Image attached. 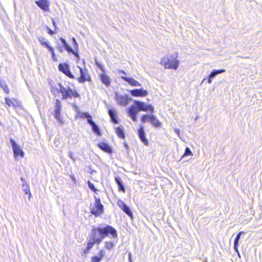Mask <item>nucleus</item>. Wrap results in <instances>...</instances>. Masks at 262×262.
I'll return each instance as SVG.
<instances>
[{"mask_svg":"<svg viewBox=\"0 0 262 262\" xmlns=\"http://www.w3.org/2000/svg\"><path fill=\"white\" fill-rule=\"evenodd\" d=\"M108 234H110L113 238L117 237L116 229L111 226H99L92 229L89 238H91L97 244H99Z\"/></svg>","mask_w":262,"mask_h":262,"instance_id":"f257e3e1","label":"nucleus"},{"mask_svg":"<svg viewBox=\"0 0 262 262\" xmlns=\"http://www.w3.org/2000/svg\"><path fill=\"white\" fill-rule=\"evenodd\" d=\"M178 57L177 53L167 55L161 59L160 63L165 69L177 70L180 63L179 60L177 59Z\"/></svg>","mask_w":262,"mask_h":262,"instance_id":"f03ea898","label":"nucleus"},{"mask_svg":"<svg viewBox=\"0 0 262 262\" xmlns=\"http://www.w3.org/2000/svg\"><path fill=\"white\" fill-rule=\"evenodd\" d=\"M135 105H132L128 110L129 116L137 115L139 111H150L151 113L154 112V108L151 104L146 105L144 102L135 100Z\"/></svg>","mask_w":262,"mask_h":262,"instance_id":"7ed1b4c3","label":"nucleus"},{"mask_svg":"<svg viewBox=\"0 0 262 262\" xmlns=\"http://www.w3.org/2000/svg\"><path fill=\"white\" fill-rule=\"evenodd\" d=\"M94 205L91 207V212L95 216H99L103 213V205L101 203L100 199L96 196H94Z\"/></svg>","mask_w":262,"mask_h":262,"instance_id":"20e7f679","label":"nucleus"},{"mask_svg":"<svg viewBox=\"0 0 262 262\" xmlns=\"http://www.w3.org/2000/svg\"><path fill=\"white\" fill-rule=\"evenodd\" d=\"M61 104L59 99H56L55 105V110L53 114L55 118L60 124H62L63 123L62 116L61 115Z\"/></svg>","mask_w":262,"mask_h":262,"instance_id":"39448f33","label":"nucleus"},{"mask_svg":"<svg viewBox=\"0 0 262 262\" xmlns=\"http://www.w3.org/2000/svg\"><path fill=\"white\" fill-rule=\"evenodd\" d=\"M10 142L12 147L14 157H16L18 156H19L21 157H23L24 156V152L23 151V149L20 148V147L16 143L14 140L11 138L10 139Z\"/></svg>","mask_w":262,"mask_h":262,"instance_id":"423d86ee","label":"nucleus"},{"mask_svg":"<svg viewBox=\"0 0 262 262\" xmlns=\"http://www.w3.org/2000/svg\"><path fill=\"white\" fill-rule=\"evenodd\" d=\"M58 69L69 78H75V76L71 72L70 66L67 63H59L58 65Z\"/></svg>","mask_w":262,"mask_h":262,"instance_id":"0eeeda50","label":"nucleus"},{"mask_svg":"<svg viewBox=\"0 0 262 262\" xmlns=\"http://www.w3.org/2000/svg\"><path fill=\"white\" fill-rule=\"evenodd\" d=\"M59 86V92L62 94V99H67L68 98H71L70 93L72 92V89L70 87L65 88L61 83L58 84Z\"/></svg>","mask_w":262,"mask_h":262,"instance_id":"6e6552de","label":"nucleus"},{"mask_svg":"<svg viewBox=\"0 0 262 262\" xmlns=\"http://www.w3.org/2000/svg\"><path fill=\"white\" fill-rule=\"evenodd\" d=\"M80 76L76 78L80 83H84L86 81H91V77L88 74V71L86 69H82L80 70L79 73Z\"/></svg>","mask_w":262,"mask_h":262,"instance_id":"1a4fd4ad","label":"nucleus"},{"mask_svg":"<svg viewBox=\"0 0 262 262\" xmlns=\"http://www.w3.org/2000/svg\"><path fill=\"white\" fill-rule=\"evenodd\" d=\"M35 3L42 10L45 11L49 10L50 3L48 0H38L35 1Z\"/></svg>","mask_w":262,"mask_h":262,"instance_id":"9d476101","label":"nucleus"},{"mask_svg":"<svg viewBox=\"0 0 262 262\" xmlns=\"http://www.w3.org/2000/svg\"><path fill=\"white\" fill-rule=\"evenodd\" d=\"M130 94L134 97H144L148 94V92L143 89L130 90Z\"/></svg>","mask_w":262,"mask_h":262,"instance_id":"9b49d317","label":"nucleus"},{"mask_svg":"<svg viewBox=\"0 0 262 262\" xmlns=\"http://www.w3.org/2000/svg\"><path fill=\"white\" fill-rule=\"evenodd\" d=\"M138 136L141 142L145 145L148 144V141L145 137V133L143 126H141L138 130Z\"/></svg>","mask_w":262,"mask_h":262,"instance_id":"f8f14e48","label":"nucleus"},{"mask_svg":"<svg viewBox=\"0 0 262 262\" xmlns=\"http://www.w3.org/2000/svg\"><path fill=\"white\" fill-rule=\"evenodd\" d=\"M116 98L118 104L123 105H126L128 102V96L125 95H120L116 94Z\"/></svg>","mask_w":262,"mask_h":262,"instance_id":"ddd939ff","label":"nucleus"},{"mask_svg":"<svg viewBox=\"0 0 262 262\" xmlns=\"http://www.w3.org/2000/svg\"><path fill=\"white\" fill-rule=\"evenodd\" d=\"M225 69L221 70H213L209 74L208 77V82L210 84L212 82V79L214 78L216 75L225 72Z\"/></svg>","mask_w":262,"mask_h":262,"instance_id":"4468645a","label":"nucleus"},{"mask_svg":"<svg viewBox=\"0 0 262 262\" xmlns=\"http://www.w3.org/2000/svg\"><path fill=\"white\" fill-rule=\"evenodd\" d=\"M108 113L111 118V121L114 124L118 123L117 116L116 110L114 109L110 108L108 110Z\"/></svg>","mask_w":262,"mask_h":262,"instance_id":"2eb2a0df","label":"nucleus"},{"mask_svg":"<svg viewBox=\"0 0 262 262\" xmlns=\"http://www.w3.org/2000/svg\"><path fill=\"white\" fill-rule=\"evenodd\" d=\"M122 79L124 81L127 82L132 86H140L141 84L137 81L135 80L132 78L127 77L126 76H121V77Z\"/></svg>","mask_w":262,"mask_h":262,"instance_id":"dca6fc26","label":"nucleus"},{"mask_svg":"<svg viewBox=\"0 0 262 262\" xmlns=\"http://www.w3.org/2000/svg\"><path fill=\"white\" fill-rule=\"evenodd\" d=\"M98 146L101 150L104 151L111 154L112 152V149L110 146L106 143L104 142H99L98 143Z\"/></svg>","mask_w":262,"mask_h":262,"instance_id":"f3484780","label":"nucleus"},{"mask_svg":"<svg viewBox=\"0 0 262 262\" xmlns=\"http://www.w3.org/2000/svg\"><path fill=\"white\" fill-rule=\"evenodd\" d=\"M149 120L151 124L155 127H159L161 125V123L154 115L149 116Z\"/></svg>","mask_w":262,"mask_h":262,"instance_id":"a211bd4d","label":"nucleus"},{"mask_svg":"<svg viewBox=\"0 0 262 262\" xmlns=\"http://www.w3.org/2000/svg\"><path fill=\"white\" fill-rule=\"evenodd\" d=\"M115 181L118 186L119 190L124 192L125 188L121 179L119 177H115Z\"/></svg>","mask_w":262,"mask_h":262,"instance_id":"6ab92c4d","label":"nucleus"},{"mask_svg":"<svg viewBox=\"0 0 262 262\" xmlns=\"http://www.w3.org/2000/svg\"><path fill=\"white\" fill-rule=\"evenodd\" d=\"M100 79L102 82H103L105 85L108 86L110 85V78L105 74H102L100 75Z\"/></svg>","mask_w":262,"mask_h":262,"instance_id":"aec40b11","label":"nucleus"},{"mask_svg":"<svg viewBox=\"0 0 262 262\" xmlns=\"http://www.w3.org/2000/svg\"><path fill=\"white\" fill-rule=\"evenodd\" d=\"M64 49L69 53V52H74V50L70 47L68 44L67 43L66 40L62 38H60Z\"/></svg>","mask_w":262,"mask_h":262,"instance_id":"412c9836","label":"nucleus"},{"mask_svg":"<svg viewBox=\"0 0 262 262\" xmlns=\"http://www.w3.org/2000/svg\"><path fill=\"white\" fill-rule=\"evenodd\" d=\"M0 86L6 93L8 94L9 93V89L4 80L0 79Z\"/></svg>","mask_w":262,"mask_h":262,"instance_id":"4be33fe9","label":"nucleus"},{"mask_svg":"<svg viewBox=\"0 0 262 262\" xmlns=\"http://www.w3.org/2000/svg\"><path fill=\"white\" fill-rule=\"evenodd\" d=\"M116 133L121 138H124L125 137L124 133L123 130V128L121 127H117L116 128Z\"/></svg>","mask_w":262,"mask_h":262,"instance_id":"5701e85b","label":"nucleus"},{"mask_svg":"<svg viewBox=\"0 0 262 262\" xmlns=\"http://www.w3.org/2000/svg\"><path fill=\"white\" fill-rule=\"evenodd\" d=\"M92 130L97 135L100 136L101 135L100 129L98 125L95 123L92 126Z\"/></svg>","mask_w":262,"mask_h":262,"instance_id":"b1692460","label":"nucleus"},{"mask_svg":"<svg viewBox=\"0 0 262 262\" xmlns=\"http://www.w3.org/2000/svg\"><path fill=\"white\" fill-rule=\"evenodd\" d=\"M88 238H89V242L87 244L86 249H88V250H90L92 248V247L94 246V245L95 244H97V243H96L92 239H91V238L88 237Z\"/></svg>","mask_w":262,"mask_h":262,"instance_id":"393cba45","label":"nucleus"},{"mask_svg":"<svg viewBox=\"0 0 262 262\" xmlns=\"http://www.w3.org/2000/svg\"><path fill=\"white\" fill-rule=\"evenodd\" d=\"M127 215L132 218L133 216V213L128 206H126L122 210Z\"/></svg>","mask_w":262,"mask_h":262,"instance_id":"a878e982","label":"nucleus"},{"mask_svg":"<svg viewBox=\"0 0 262 262\" xmlns=\"http://www.w3.org/2000/svg\"><path fill=\"white\" fill-rule=\"evenodd\" d=\"M38 40L42 46H43L45 47H47L49 45L48 42L45 41V39L43 37H39L38 38Z\"/></svg>","mask_w":262,"mask_h":262,"instance_id":"bb28decb","label":"nucleus"},{"mask_svg":"<svg viewBox=\"0 0 262 262\" xmlns=\"http://www.w3.org/2000/svg\"><path fill=\"white\" fill-rule=\"evenodd\" d=\"M115 245L113 242H105V248L108 250L112 249Z\"/></svg>","mask_w":262,"mask_h":262,"instance_id":"cd10ccee","label":"nucleus"},{"mask_svg":"<svg viewBox=\"0 0 262 262\" xmlns=\"http://www.w3.org/2000/svg\"><path fill=\"white\" fill-rule=\"evenodd\" d=\"M117 204L122 210H123V209L126 206V205L121 200H119L117 202Z\"/></svg>","mask_w":262,"mask_h":262,"instance_id":"c85d7f7f","label":"nucleus"},{"mask_svg":"<svg viewBox=\"0 0 262 262\" xmlns=\"http://www.w3.org/2000/svg\"><path fill=\"white\" fill-rule=\"evenodd\" d=\"M245 233L244 231H241L239 232L236 235L235 239H234V243H235V244H238V243H239V239L241 238V236L242 234H244Z\"/></svg>","mask_w":262,"mask_h":262,"instance_id":"c756f323","label":"nucleus"},{"mask_svg":"<svg viewBox=\"0 0 262 262\" xmlns=\"http://www.w3.org/2000/svg\"><path fill=\"white\" fill-rule=\"evenodd\" d=\"M79 116L80 117V118H88L89 117H90V114L88 113H86V112H79V113L78 114Z\"/></svg>","mask_w":262,"mask_h":262,"instance_id":"7c9ffc66","label":"nucleus"},{"mask_svg":"<svg viewBox=\"0 0 262 262\" xmlns=\"http://www.w3.org/2000/svg\"><path fill=\"white\" fill-rule=\"evenodd\" d=\"M88 184L89 187L91 190H92L94 192H97V189L95 188L94 185L93 183H92L90 181H89Z\"/></svg>","mask_w":262,"mask_h":262,"instance_id":"2f4dec72","label":"nucleus"},{"mask_svg":"<svg viewBox=\"0 0 262 262\" xmlns=\"http://www.w3.org/2000/svg\"><path fill=\"white\" fill-rule=\"evenodd\" d=\"M192 155V152L190 150V148L187 147L185 149V152L183 156V157H185L186 156Z\"/></svg>","mask_w":262,"mask_h":262,"instance_id":"473e14b6","label":"nucleus"},{"mask_svg":"<svg viewBox=\"0 0 262 262\" xmlns=\"http://www.w3.org/2000/svg\"><path fill=\"white\" fill-rule=\"evenodd\" d=\"M82 68L78 66H74L73 68L74 72L75 74H76L77 75H79L80 70Z\"/></svg>","mask_w":262,"mask_h":262,"instance_id":"72a5a7b5","label":"nucleus"},{"mask_svg":"<svg viewBox=\"0 0 262 262\" xmlns=\"http://www.w3.org/2000/svg\"><path fill=\"white\" fill-rule=\"evenodd\" d=\"M71 95V98H72V97H79L80 96L79 94H78V93L75 90H73L72 89V92L70 93V94Z\"/></svg>","mask_w":262,"mask_h":262,"instance_id":"f704fd0d","label":"nucleus"},{"mask_svg":"<svg viewBox=\"0 0 262 262\" xmlns=\"http://www.w3.org/2000/svg\"><path fill=\"white\" fill-rule=\"evenodd\" d=\"M101 259L98 256H94L91 258V262H100Z\"/></svg>","mask_w":262,"mask_h":262,"instance_id":"c9c22d12","label":"nucleus"},{"mask_svg":"<svg viewBox=\"0 0 262 262\" xmlns=\"http://www.w3.org/2000/svg\"><path fill=\"white\" fill-rule=\"evenodd\" d=\"M5 103L9 107H10L11 105L13 104L12 100L10 99L7 98H5Z\"/></svg>","mask_w":262,"mask_h":262,"instance_id":"e433bc0d","label":"nucleus"},{"mask_svg":"<svg viewBox=\"0 0 262 262\" xmlns=\"http://www.w3.org/2000/svg\"><path fill=\"white\" fill-rule=\"evenodd\" d=\"M148 119H149V116L146 115H144L141 117V121L143 123L146 122Z\"/></svg>","mask_w":262,"mask_h":262,"instance_id":"4c0bfd02","label":"nucleus"},{"mask_svg":"<svg viewBox=\"0 0 262 262\" xmlns=\"http://www.w3.org/2000/svg\"><path fill=\"white\" fill-rule=\"evenodd\" d=\"M87 121H88V123L90 124L91 126L92 125H93L94 124H95V123L92 120V117L91 116V115H90V117H89L88 118H87Z\"/></svg>","mask_w":262,"mask_h":262,"instance_id":"58836bf2","label":"nucleus"},{"mask_svg":"<svg viewBox=\"0 0 262 262\" xmlns=\"http://www.w3.org/2000/svg\"><path fill=\"white\" fill-rule=\"evenodd\" d=\"M105 252L103 250H101L98 253V256H99V257H101V259H102V258L103 257V256L105 255Z\"/></svg>","mask_w":262,"mask_h":262,"instance_id":"ea45409f","label":"nucleus"},{"mask_svg":"<svg viewBox=\"0 0 262 262\" xmlns=\"http://www.w3.org/2000/svg\"><path fill=\"white\" fill-rule=\"evenodd\" d=\"M24 191L26 194H30V187L29 186H26V187L24 188Z\"/></svg>","mask_w":262,"mask_h":262,"instance_id":"a19ab883","label":"nucleus"},{"mask_svg":"<svg viewBox=\"0 0 262 262\" xmlns=\"http://www.w3.org/2000/svg\"><path fill=\"white\" fill-rule=\"evenodd\" d=\"M51 92L53 94H55L56 93H58L59 92V88H51Z\"/></svg>","mask_w":262,"mask_h":262,"instance_id":"79ce46f5","label":"nucleus"},{"mask_svg":"<svg viewBox=\"0 0 262 262\" xmlns=\"http://www.w3.org/2000/svg\"><path fill=\"white\" fill-rule=\"evenodd\" d=\"M174 132L177 134V135L179 136V138H181L180 137V130L179 128H175L174 129Z\"/></svg>","mask_w":262,"mask_h":262,"instance_id":"37998d69","label":"nucleus"},{"mask_svg":"<svg viewBox=\"0 0 262 262\" xmlns=\"http://www.w3.org/2000/svg\"><path fill=\"white\" fill-rule=\"evenodd\" d=\"M72 106L73 107V108L74 109V110L77 112L78 113V114L79 113V111L78 110V108L77 106V105L76 104H72Z\"/></svg>","mask_w":262,"mask_h":262,"instance_id":"c03bdc74","label":"nucleus"},{"mask_svg":"<svg viewBox=\"0 0 262 262\" xmlns=\"http://www.w3.org/2000/svg\"><path fill=\"white\" fill-rule=\"evenodd\" d=\"M46 48L51 52L52 54L54 53L53 48L49 46V45Z\"/></svg>","mask_w":262,"mask_h":262,"instance_id":"a18cd8bd","label":"nucleus"},{"mask_svg":"<svg viewBox=\"0 0 262 262\" xmlns=\"http://www.w3.org/2000/svg\"><path fill=\"white\" fill-rule=\"evenodd\" d=\"M46 48L51 52L52 54L54 53L53 48L49 46V45Z\"/></svg>","mask_w":262,"mask_h":262,"instance_id":"49530a36","label":"nucleus"},{"mask_svg":"<svg viewBox=\"0 0 262 262\" xmlns=\"http://www.w3.org/2000/svg\"><path fill=\"white\" fill-rule=\"evenodd\" d=\"M137 115H130L129 116L133 121H137Z\"/></svg>","mask_w":262,"mask_h":262,"instance_id":"de8ad7c7","label":"nucleus"},{"mask_svg":"<svg viewBox=\"0 0 262 262\" xmlns=\"http://www.w3.org/2000/svg\"><path fill=\"white\" fill-rule=\"evenodd\" d=\"M238 244H235V243H234V250L237 252V253H238Z\"/></svg>","mask_w":262,"mask_h":262,"instance_id":"09e8293b","label":"nucleus"},{"mask_svg":"<svg viewBox=\"0 0 262 262\" xmlns=\"http://www.w3.org/2000/svg\"><path fill=\"white\" fill-rule=\"evenodd\" d=\"M52 60L53 61H57V58H56V57L55 56V53H53L52 54Z\"/></svg>","mask_w":262,"mask_h":262,"instance_id":"8fccbe9b","label":"nucleus"},{"mask_svg":"<svg viewBox=\"0 0 262 262\" xmlns=\"http://www.w3.org/2000/svg\"><path fill=\"white\" fill-rule=\"evenodd\" d=\"M48 28V33L51 34V35H53L55 33V32L52 31V30H51L49 28Z\"/></svg>","mask_w":262,"mask_h":262,"instance_id":"3c124183","label":"nucleus"},{"mask_svg":"<svg viewBox=\"0 0 262 262\" xmlns=\"http://www.w3.org/2000/svg\"><path fill=\"white\" fill-rule=\"evenodd\" d=\"M89 250H88V249L86 248V249L84 250H83V254H82V255H86L89 252Z\"/></svg>","mask_w":262,"mask_h":262,"instance_id":"603ef678","label":"nucleus"},{"mask_svg":"<svg viewBox=\"0 0 262 262\" xmlns=\"http://www.w3.org/2000/svg\"><path fill=\"white\" fill-rule=\"evenodd\" d=\"M22 186L23 188L26 187V186H29V185L27 183L26 181L23 182L22 184Z\"/></svg>","mask_w":262,"mask_h":262,"instance_id":"864d4df0","label":"nucleus"},{"mask_svg":"<svg viewBox=\"0 0 262 262\" xmlns=\"http://www.w3.org/2000/svg\"><path fill=\"white\" fill-rule=\"evenodd\" d=\"M71 53L73 54L76 57H78L79 58V54H78L77 52H75L74 51V52H71Z\"/></svg>","mask_w":262,"mask_h":262,"instance_id":"5fc2aeb1","label":"nucleus"},{"mask_svg":"<svg viewBox=\"0 0 262 262\" xmlns=\"http://www.w3.org/2000/svg\"><path fill=\"white\" fill-rule=\"evenodd\" d=\"M119 72L120 73H122V74H123V75H126V72H125V71H124L122 70H120L119 71Z\"/></svg>","mask_w":262,"mask_h":262,"instance_id":"6e6d98bb","label":"nucleus"},{"mask_svg":"<svg viewBox=\"0 0 262 262\" xmlns=\"http://www.w3.org/2000/svg\"><path fill=\"white\" fill-rule=\"evenodd\" d=\"M69 157L73 160H75L73 158V157H72V152L71 151H70L69 153Z\"/></svg>","mask_w":262,"mask_h":262,"instance_id":"4d7b16f0","label":"nucleus"},{"mask_svg":"<svg viewBox=\"0 0 262 262\" xmlns=\"http://www.w3.org/2000/svg\"><path fill=\"white\" fill-rule=\"evenodd\" d=\"M74 48L76 50L78 49V45L77 43L74 44Z\"/></svg>","mask_w":262,"mask_h":262,"instance_id":"13d9d810","label":"nucleus"},{"mask_svg":"<svg viewBox=\"0 0 262 262\" xmlns=\"http://www.w3.org/2000/svg\"><path fill=\"white\" fill-rule=\"evenodd\" d=\"M72 40V41H73L74 44H75V43H77V41H76V39L74 37H73Z\"/></svg>","mask_w":262,"mask_h":262,"instance_id":"bf43d9fd","label":"nucleus"},{"mask_svg":"<svg viewBox=\"0 0 262 262\" xmlns=\"http://www.w3.org/2000/svg\"><path fill=\"white\" fill-rule=\"evenodd\" d=\"M52 23H53V26L56 27V24H55V22L54 21V20L53 19L52 20Z\"/></svg>","mask_w":262,"mask_h":262,"instance_id":"052dcab7","label":"nucleus"},{"mask_svg":"<svg viewBox=\"0 0 262 262\" xmlns=\"http://www.w3.org/2000/svg\"><path fill=\"white\" fill-rule=\"evenodd\" d=\"M20 180L23 182H25L26 181L25 180V179L23 178V177H21L20 178Z\"/></svg>","mask_w":262,"mask_h":262,"instance_id":"680f3d73","label":"nucleus"},{"mask_svg":"<svg viewBox=\"0 0 262 262\" xmlns=\"http://www.w3.org/2000/svg\"><path fill=\"white\" fill-rule=\"evenodd\" d=\"M31 196V193H30V194H29V200H30Z\"/></svg>","mask_w":262,"mask_h":262,"instance_id":"e2e57ef3","label":"nucleus"},{"mask_svg":"<svg viewBox=\"0 0 262 262\" xmlns=\"http://www.w3.org/2000/svg\"><path fill=\"white\" fill-rule=\"evenodd\" d=\"M101 69H102V66H98Z\"/></svg>","mask_w":262,"mask_h":262,"instance_id":"0e129e2a","label":"nucleus"},{"mask_svg":"<svg viewBox=\"0 0 262 262\" xmlns=\"http://www.w3.org/2000/svg\"><path fill=\"white\" fill-rule=\"evenodd\" d=\"M59 51H60V52H62V50L61 49V48H59Z\"/></svg>","mask_w":262,"mask_h":262,"instance_id":"69168bd1","label":"nucleus"},{"mask_svg":"<svg viewBox=\"0 0 262 262\" xmlns=\"http://www.w3.org/2000/svg\"><path fill=\"white\" fill-rule=\"evenodd\" d=\"M129 258H130V253H129Z\"/></svg>","mask_w":262,"mask_h":262,"instance_id":"338daca9","label":"nucleus"},{"mask_svg":"<svg viewBox=\"0 0 262 262\" xmlns=\"http://www.w3.org/2000/svg\"><path fill=\"white\" fill-rule=\"evenodd\" d=\"M239 257H240V254H239V253L238 252V253H237Z\"/></svg>","mask_w":262,"mask_h":262,"instance_id":"774afa93","label":"nucleus"}]
</instances>
